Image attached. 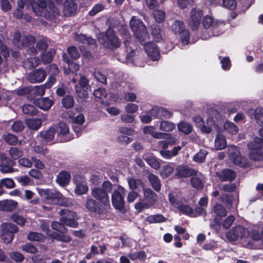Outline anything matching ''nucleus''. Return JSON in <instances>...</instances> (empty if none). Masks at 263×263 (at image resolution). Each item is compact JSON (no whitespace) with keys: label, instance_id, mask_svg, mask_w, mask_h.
Listing matches in <instances>:
<instances>
[{"label":"nucleus","instance_id":"obj_36","mask_svg":"<svg viewBox=\"0 0 263 263\" xmlns=\"http://www.w3.org/2000/svg\"><path fill=\"white\" fill-rule=\"evenodd\" d=\"M22 111L24 114L27 116H34L37 114L38 109L33 105L25 104L22 106Z\"/></svg>","mask_w":263,"mask_h":263},{"label":"nucleus","instance_id":"obj_12","mask_svg":"<svg viewBox=\"0 0 263 263\" xmlns=\"http://www.w3.org/2000/svg\"><path fill=\"white\" fill-rule=\"evenodd\" d=\"M250 232L247 228L238 225L231 230L227 234V238L231 241H236L239 239L248 238Z\"/></svg>","mask_w":263,"mask_h":263},{"label":"nucleus","instance_id":"obj_8","mask_svg":"<svg viewBox=\"0 0 263 263\" xmlns=\"http://www.w3.org/2000/svg\"><path fill=\"white\" fill-rule=\"evenodd\" d=\"M40 196L48 203L56 204H63V195L53 189H41L39 191Z\"/></svg>","mask_w":263,"mask_h":263},{"label":"nucleus","instance_id":"obj_33","mask_svg":"<svg viewBox=\"0 0 263 263\" xmlns=\"http://www.w3.org/2000/svg\"><path fill=\"white\" fill-rule=\"evenodd\" d=\"M148 180L155 191L159 192L161 188V184L158 177L153 173L148 176Z\"/></svg>","mask_w":263,"mask_h":263},{"label":"nucleus","instance_id":"obj_44","mask_svg":"<svg viewBox=\"0 0 263 263\" xmlns=\"http://www.w3.org/2000/svg\"><path fill=\"white\" fill-rule=\"evenodd\" d=\"M152 34L155 41L159 42L162 40L161 29L160 27L157 24L152 25Z\"/></svg>","mask_w":263,"mask_h":263},{"label":"nucleus","instance_id":"obj_30","mask_svg":"<svg viewBox=\"0 0 263 263\" xmlns=\"http://www.w3.org/2000/svg\"><path fill=\"white\" fill-rule=\"evenodd\" d=\"M144 196L147 202L151 205L155 204L157 199V194L151 189L144 188Z\"/></svg>","mask_w":263,"mask_h":263},{"label":"nucleus","instance_id":"obj_16","mask_svg":"<svg viewBox=\"0 0 263 263\" xmlns=\"http://www.w3.org/2000/svg\"><path fill=\"white\" fill-rule=\"evenodd\" d=\"M146 40L144 44H141L144 46V49L147 55L152 61H158L160 58V51L155 43Z\"/></svg>","mask_w":263,"mask_h":263},{"label":"nucleus","instance_id":"obj_31","mask_svg":"<svg viewBox=\"0 0 263 263\" xmlns=\"http://www.w3.org/2000/svg\"><path fill=\"white\" fill-rule=\"evenodd\" d=\"M36 102L39 107L44 110L49 109L54 103L53 100L47 97L39 99Z\"/></svg>","mask_w":263,"mask_h":263},{"label":"nucleus","instance_id":"obj_62","mask_svg":"<svg viewBox=\"0 0 263 263\" xmlns=\"http://www.w3.org/2000/svg\"><path fill=\"white\" fill-rule=\"evenodd\" d=\"M48 47L46 39H43L39 40L36 44V48L39 50L46 51Z\"/></svg>","mask_w":263,"mask_h":263},{"label":"nucleus","instance_id":"obj_48","mask_svg":"<svg viewBox=\"0 0 263 263\" xmlns=\"http://www.w3.org/2000/svg\"><path fill=\"white\" fill-rule=\"evenodd\" d=\"M62 104L63 106L66 108H72L74 104L73 97L70 95L64 96L62 100Z\"/></svg>","mask_w":263,"mask_h":263},{"label":"nucleus","instance_id":"obj_60","mask_svg":"<svg viewBox=\"0 0 263 263\" xmlns=\"http://www.w3.org/2000/svg\"><path fill=\"white\" fill-rule=\"evenodd\" d=\"M223 6L229 10H235L237 7V3L235 0H223Z\"/></svg>","mask_w":263,"mask_h":263},{"label":"nucleus","instance_id":"obj_32","mask_svg":"<svg viewBox=\"0 0 263 263\" xmlns=\"http://www.w3.org/2000/svg\"><path fill=\"white\" fill-rule=\"evenodd\" d=\"M215 146L216 149L221 150L224 149L227 146V141L224 136L220 133H218L215 140Z\"/></svg>","mask_w":263,"mask_h":263},{"label":"nucleus","instance_id":"obj_5","mask_svg":"<svg viewBox=\"0 0 263 263\" xmlns=\"http://www.w3.org/2000/svg\"><path fill=\"white\" fill-rule=\"evenodd\" d=\"M126 194L125 189L118 185L116 189L112 192L111 196V203L113 207L121 212L125 211V202L124 197Z\"/></svg>","mask_w":263,"mask_h":263},{"label":"nucleus","instance_id":"obj_61","mask_svg":"<svg viewBox=\"0 0 263 263\" xmlns=\"http://www.w3.org/2000/svg\"><path fill=\"white\" fill-rule=\"evenodd\" d=\"M159 119L164 118L168 119L173 115L172 112L162 107H159Z\"/></svg>","mask_w":263,"mask_h":263},{"label":"nucleus","instance_id":"obj_58","mask_svg":"<svg viewBox=\"0 0 263 263\" xmlns=\"http://www.w3.org/2000/svg\"><path fill=\"white\" fill-rule=\"evenodd\" d=\"M11 219L21 226H24L26 222V218L18 214L15 213L12 215L11 216Z\"/></svg>","mask_w":263,"mask_h":263},{"label":"nucleus","instance_id":"obj_15","mask_svg":"<svg viewBox=\"0 0 263 263\" xmlns=\"http://www.w3.org/2000/svg\"><path fill=\"white\" fill-rule=\"evenodd\" d=\"M88 79L84 76H81L79 84L75 86V91L79 99L84 100L88 96Z\"/></svg>","mask_w":263,"mask_h":263},{"label":"nucleus","instance_id":"obj_42","mask_svg":"<svg viewBox=\"0 0 263 263\" xmlns=\"http://www.w3.org/2000/svg\"><path fill=\"white\" fill-rule=\"evenodd\" d=\"M173 165V164L171 163L162 166L160 172V175L162 178H167L173 173L174 168Z\"/></svg>","mask_w":263,"mask_h":263},{"label":"nucleus","instance_id":"obj_39","mask_svg":"<svg viewBox=\"0 0 263 263\" xmlns=\"http://www.w3.org/2000/svg\"><path fill=\"white\" fill-rule=\"evenodd\" d=\"M218 127L215 121L213 118L209 117L206 119V125L204 124L202 128V132L206 134H210L212 132V127Z\"/></svg>","mask_w":263,"mask_h":263},{"label":"nucleus","instance_id":"obj_57","mask_svg":"<svg viewBox=\"0 0 263 263\" xmlns=\"http://www.w3.org/2000/svg\"><path fill=\"white\" fill-rule=\"evenodd\" d=\"M69 117L72 120L74 123L80 125H82L85 121L84 116L82 114H79L75 117L73 112H71L69 114Z\"/></svg>","mask_w":263,"mask_h":263},{"label":"nucleus","instance_id":"obj_2","mask_svg":"<svg viewBox=\"0 0 263 263\" xmlns=\"http://www.w3.org/2000/svg\"><path fill=\"white\" fill-rule=\"evenodd\" d=\"M112 191V184L108 180L104 181L101 186L91 190V195L93 198L108 208H111L109 194Z\"/></svg>","mask_w":263,"mask_h":263},{"label":"nucleus","instance_id":"obj_27","mask_svg":"<svg viewBox=\"0 0 263 263\" xmlns=\"http://www.w3.org/2000/svg\"><path fill=\"white\" fill-rule=\"evenodd\" d=\"M127 182L129 188L132 191H135V190H137V192H140L144 188L143 182L139 179L128 177L127 178Z\"/></svg>","mask_w":263,"mask_h":263},{"label":"nucleus","instance_id":"obj_64","mask_svg":"<svg viewBox=\"0 0 263 263\" xmlns=\"http://www.w3.org/2000/svg\"><path fill=\"white\" fill-rule=\"evenodd\" d=\"M24 128V125L20 121H16L13 122L11 125L12 130L15 132L18 133L22 132Z\"/></svg>","mask_w":263,"mask_h":263},{"label":"nucleus","instance_id":"obj_18","mask_svg":"<svg viewBox=\"0 0 263 263\" xmlns=\"http://www.w3.org/2000/svg\"><path fill=\"white\" fill-rule=\"evenodd\" d=\"M15 161L4 154L0 156L1 171L3 173H9L13 172V166L15 165Z\"/></svg>","mask_w":263,"mask_h":263},{"label":"nucleus","instance_id":"obj_11","mask_svg":"<svg viewBox=\"0 0 263 263\" xmlns=\"http://www.w3.org/2000/svg\"><path fill=\"white\" fill-rule=\"evenodd\" d=\"M2 239L4 243L8 244L13 239L14 234L18 231V228L16 225L10 223H2Z\"/></svg>","mask_w":263,"mask_h":263},{"label":"nucleus","instance_id":"obj_10","mask_svg":"<svg viewBox=\"0 0 263 263\" xmlns=\"http://www.w3.org/2000/svg\"><path fill=\"white\" fill-rule=\"evenodd\" d=\"M60 214L61 216L60 221L66 226L71 228L78 227L79 223L76 220L77 215L76 212L68 209H62Z\"/></svg>","mask_w":263,"mask_h":263},{"label":"nucleus","instance_id":"obj_37","mask_svg":"<svg viewBox=\"0 0 263 263\" xmlns=\"http://www.w3.org/2000/svg\"><path fill=\"white\" fill-rule=\"evenodd\" d=\"M178 129L180 132L185 135H189L193 130L192 125L185 121H181L178 124Z\"/></svg>","mask_w":263,"mask_h":263},{"label":"nucleus","instance_id":"obj_53","mask_svg":"<svg viewBox=\"0 0 263 263\" xmlns=\"http://www.w3.org/2000/svg\"><path fill=\"white\" fill-rule=\"evenodd\" d=\"M224 128L232 135L236 134L238 130V127L231 122H226L223 125Z\"/></svg>","mask_w":263,"mask_h":263},{"label":"nucleus","instance_id":"obj_47","mask_svg":"<svg viewBox=\"0 0 263 263\" xmlns=\"http://www.w3.org/2000/svg\"><path fill=\"white\" fill-rule=\"evenodd\" d=\"M65 224L62 222H61L57 221H53L51 223L52 228L58 231V232L62 234L66 233L68 231V229L65 227Z\"/></svg>","mask_w":263,"mask_h":263},{"label":"nucleus","instance_id":"obj_55","mask_svg":"<svg viewBox=\"0 0 263 263\" xmlns=\"http://www.w3.org/2000/svg\"><path fill=\"white\" fill-rule=\"evenodd\" d=\"M88 190V186L82 183H78L76 184L74 192L77 195H81L86 194Z\"/></svg>","mask_w":263,"mask_h":263},{"label":"nucleus","instance_id":"obj_19","mask_svg":"<svg viewBox=\"0 0 263 263\" xmlns=\"http://www.w3.org/2000/svg\"><path fill=\"white\" fill-rule=\"evenodd\" d=\"M197 171L186 165H180L176 168L175 176L178 178H187L196 176Z\"/></svg>","mask_w":263,"mask_h":263},{"label":"nucleus","instance_id":"obj_54","mask_svg":"<svg viewBox=\"0 0 263 263\" xmlns=\"http://www.w3.org/2000/svg\"><path fill=\"white\" fill-rule=\"evenodd\" d=\"M4 140L9 145H15L18 141L17 137L10 133L4 135Z\"/></svg>","mask_w":263,"mask_h":263},{"label":"nucleus","instance_id":"obj_43","mask_svg":"<svg viewBox=\"0 0 263 263\" xmlns=\"http://www.w3.org/2000/svg\"><path fill=\"white\" fill-rule=\"evenodd\" d=\"M175 125L174 123L166 120H162L160 122V129L166 132H170L174 129Z\"/></svg>","mask_w":263,"mask_h":263},{"label":"nucleus","instance_id":"obj_52","mask_svg":"<svg viewBox=\"0 0 263 263\" xmlns=\"http://www.w3.org/2000/svg\"><path fill=\"white\" fill-rule=\"evenodd\" d=\"M191 184L193 187L200 190L203 187V183L202 180L199 177H192L191 179Z\"/></svg>","mask_w":263,"mask_h":263},{"label":"nucleus","instance_id":"obj_25","mask_svg":"<svg viewBox=\"0 0 263 263\" xmlns=\"http://www.w3.org/2000/svg\"><path fill=\"white\" fill-rule=\"evenodd\" d=\"M71 178V175L68 172L63 170L59 173L56 181L60 186H65L69 183Z\"/></svg>","mask_w":263,"mask_h":263},{"label":"nucleus","instance_id":"obj_46","mask_svg":"<svg viewBox=\"0 0 263 263\" xmlns=\"http://www.w3.org/2000/svg\"><path fill=\"white\" fill-rule=\"evenodd\" d=\"M213 212L219 217H225L227 214V211L225 208L219 203H216L214 206Z\"/></svg>","mask_w":263,"mask_h":263},{"label":"nucleus","instance_id":"obj_63","mask_svg":"<svg viewBox=\"0 0 263 263\" xmlns=\"http://www.w3.org/2000/svg\"><path fill=\"white\" fill-rule=\"evenodd\" d=\"M0 185L5 186L8 189H12L15 186V183L11 178H5L1 180Z\"/></svg>","mask_w":263,"mask_h":263},{"label":"nucleus","instance_id":"obj_24","mask_svg":"<svg viewBox=\"0 0 263 263\" xmlns=\"http://www.w3.org/2000/svg\"><path fill=\"white\" fill-rule=\"evenodd\" d=\"M69 130L68 126L66 123H62L60 124V130L57 134L58 139L61 142L68 141L70 138L68 137Z\"/></svg>","mask_w":263,"mask_h":263},{"label":"nucleus","instance_id":"obj_22","mask_svg":"<svg viewBox=\"0 0 263 263\" xmlns=\"http://www.w3.org/2000/svg\"><path fill=\"white\" fill-rule=\"evenodd\" d=\"M63 5L64 16H71L76 13L77 4L75 0H65Z\"/></svg>","mask_w":263,"mask_h":263},{"label":"nucleus","instance_id":"obj_26","mask_svg":"<svg viewBox=\"0 0 263 263\" xmlns=\"http://www.w3.org/2000/svg\"><path fill=\"white\" fill-rule=\"evenodd\" d=\"M17 202L13 200H4L0 201V210L11 212L16 208Z\"/></svg>","mask_w":263,"mask_h":263},{"label":"nucleus","instance_id":"obj_23","mask_svg":"<svg viewBox=\"0 0 263 263\" xmlns=\"http://www.w3.org/2000/svg\"><path fill=\"white\" fill-rule=\"evenodd\" d=\"M202 25L205 29L211 28L214 30L219 28L220 25H223V24L218 21H214L212 16L206 15L203 17Z\"/></svg>","mask_w":263,"mask_h":263},{"label":"nucleus","instance_id":"obj_17","mask_svg":"<svg viewBox=\"0 0 263 263\" xmlns=\"http://www.w3.org/2000/svg\"><path fill=\"white\" fill-rule=\"evenodd\" d=\"M36 42L35 37L31 35L24 36L22 39V43L20 45V49L28 48L27 52L31 55H35L37 54L36 48L34 47Z\"/></svg>","mask_w":263,"mask_h":263},{"label":"nucleus","instance_id":"obj_7","mask_svg":"<svg viewBox=\"0 0 263 263\" xmlns=\"http://www.w3.org/2000/svg\"><path fill=\"white\" fill-rule=\"evenodd\" d=\"M230 158L234 164L240 167L247 168L250 164L246 157L241 155L239 148L235 145H231L228 151Z\"/></svg>","mask_w":263,"mask_h":263},{"label":"nucleus","instance_id":"obj_21","mask_svg":"<svg viewBox=\"0 0 263 263\" xmlns=\"http://www.w3.org/2000/svg\"><path fill=\"white\" fill-rule=\"evenodd\" d=\"M215 174L218 179L222 182H232L237 176L236 172L229 168L223 169L221 172H216Z\"/></svg>","mask_w":263,"mask_h":263},{"label":"nucleus","instance_id":"obj_50","mask_svg":"<svg viewBox=\"0 0 263 263\" xmlns=\"http://www.w3.org/2000/svg\"><path fill=\"white\" fill-rule=\"evenodd\" d=\"M254 117L257 123L263 127V108H257L254 111Z\"/></svg>","mask_w":263,"mask_h":263},{"label":"nucleus","instance_id":"obj_56","mask_svg":"<svg viewBox=\"0 0 263 263\" xmlns=\"http://www.w3.org/2000/svg\"><path fill=\"white\" fill-rule=\"evenodd\" d=\"M178 210L183 214L192 216L194 214L193 209L189 205L181 204L178 206Z\"/></svg>","mask_w":263,"mask_h":263},{"label":"nucleus","instance_id":"obj_13","mask_svg":"<svg viewBox=\"0 0 263 263\" xmlns=\"http://www.w3.org/2000/svg\"><path fill=\"white\" fill-rule=\"evenodd\" d=\"M249 149V157L254 161L263 160V146L256 141H252L248 144Z\"/></svg>","mask_w":263,"mask_h":263},{"label":"nucleus","instance_id":"obj_34","mask_svg":"<svg viewBox=\"0 0 263 263\" xmlns=\"http://www.w3.org/2000/svg\"><path fill=\"white\" fill-rule=\"evenodd\" d=\"M55 53L54 49L51 48L48 51L43 52L41 54V60L45 64L50 63L53 60V56Z\"/></svg>","mask_w":263,"mask_h":263},{"label":"nucleus","instance_id":"obj_41","mask_svg":"<svg viewBox=\"0 0 263 263\" xmlns=\"http://www.w3.org/2000/svg\"><path fill=\"white\" fill-rule=\"evenodd\" d=\"M9 153L11 159L14 161L20 158L24 154L23 150L17 147H11L9 151Z\"/></svg>","mask_w":263,"mask_h":263},{"label":"nucleus","instance_id":"obj_6","mask_svg":"<svg viewBox=\"0 0 263 263\" xmlns=\"http://www.w3.org/2000/svg\"><path fill=\"white\" fill-rule=\"evenodd\" d=\"M103 38V45L108 49L113 50L119 48L121 46L120 39L117 35L115 30L110 27H109L105 31Z\"/></svg>","mask_w":263,"mask_h":263},{"label":"nucleus","instance_id":"obj_29","mask_svg":"<svg viewBox=\"0 0 263 263\" xmlns=\"http://www.w3.org/2000/svg\"><path fill=\"white\" fill-rule=\"evenodd\" d=\"M75 39L77 41L87 45H94L97 44L96 40L92 39L91 36H88L85 34L78 33L75 35Z\"/></svg>","mask_w":263,"mask_h":263},{"label":"nucleus","instance_id":"obj_9","mask_svg":"<svg viewBox=\"0 0 263 263\" xmlns=\"http://www.w3.org/2000/svg\"><path fill=\"white\" fill-rule=\"evenodd\" d=\"M172 30L175 34L179 36L181 42L184 45L189 43L190 33L189 30L185 29L183 22L179 20L175 21L172 25Z\"/></svg>","mask_w":263,"mask_h":263},{"label":"nucleus","instance_id":"obj_14","mask_svg":"<svg viewBox=\"0 0 263 263\" xmlns=\"http://www.w3.org/2000/svg\"><path fill=\"white\" fill-rule=\"evenodd\" d=\"M203 15L202 10L197 8H193L191 9L188 25L192 30L195 31L198 29Z\"/></svg>","mask_w":263,"mask_h":263},{"label":"nucleus","instance_id":"obj_59","mask_svg":"<svg viewBox=\"0 0 263 263\" xmlns=\"http://www.w3.org/2000/svg\"><path fill=\"white\" fill-rule=\"evenodd\" d=\"M21 248L23 251L29 253L35 254L38 252V249L30 243L23 245Z\"/></svg>","mask_w":263,"mask_h":263},{"label":"nucleus","instance_id":"obj_4","mask_svg":"<svg viewBox=\"0 0 263 263\" xmlns=\"http://www.w3.org/2000/svg\"><path fill=\"white\" fill-rule=\"evenodd\" d=\"M85 207L89 212H92L97 215L101 219L107 217L109 213V209L95 198L87 197L86 200Z\"/></svg>","mask_w":263,"mask_h":263},{"label":"nucleus","instance_id":"obj_35","mask_svg":"<svg viewBox=\"0 0 263 263\" xmlns=\"http://www.w3.org/2000/svg\"><path fill=\"white\" fill-rule=\"evenodd\" d=\"M167 218L161 214L149 215L146 219L149 223H162L165 222Z\"/></svg>","mask_w":263,"mask_h":263},{"label":"nucleus","instance_id":"obj_20","mask_svg":"<svg viewBox=\"0 0 263 263\" xmlns=\"http://www.w3.org/2000/svg\"><path fill=\"white\" fill-rule=\"evenodd\" d=\"M46 77V71L42 68H39L29 73L27 77V80L29 82L33 84L43 82Z\"/></svg>","mask_w":263,"mask_h":263},{"label":"nucleus","instance_id":"obj_40","mask_svg":"<svg viewBox=\"0 0 263 263\" xmlns=\"http://www.w3.org/2000/svg\"><path fill=\"white\" fill-rule=\"evenodd\" d=\"M55 134L53 128H49L48 130L42 131L40 133L41 137L48 142L53 140Z\"/></svg>","mask_w":263,"mask_h":263},{"label":"nucleus","instance_id":"obj_28","mask_svg":"<svg viewBox=\"0 0 263 263\" xmlns=\"http://www.w3.org/2000/svg\"><path fill=\"white\" fill-rule=\"evenodd\" d=\"M63 60L68 64V67L69 71L72 73L76 74L80 68V65L75 63L72 60H70L66 53L63 54Z\"/></svg>","mask_w":263,"mask_h":263},{"label":"nucleus","instance_id":"obj_1","mask_svg":"<svg viewBox=\"0 0 263 263\" xmlns=\"http://www.w3.org/2000/svg\"><path fill=\"white\" fill-rule=\"evenodd\" d=\"M30 3L32 11L36 16L52 20L60 15V11L52 2L46 3V0H25Z\"/></svg>","mask_w":263,"mask_h":263},{"label":"nucleus","instance_id":"obj_3","mask_svg":"<svg viewBox=\"0 0 263 263\" xmlns=\"http://www.w3.org/2000/svg\"><path fill=\"white\" fill-rule=\"evenodd\" d=\"M130 26L136 38L140 44H144L146 40H149V35L146 27L142 20L133 16L130 21Z\"/></svg>","mask_w":263,"mask_h":263},{"label":"nucleus","instance_id":"obj_45","mask_svg":"<svg viewBox=\"0 0 263 263\" xmlns=\"http://www.w3.org/2000/svg\"><path fill=\"white\" fill-rule=\"evenodd\" d=\"M208 152L205 149H200L194 157L193 160L198 163H202L205 161Z\"/></svg>","mask_w":263,"mask_h":263},{"label":"nucleus","instance_id":"obj_38","mask_svg":"<svg viewBox=\"0 0 263 263\" xmlns=\"http://www.w3.org/2000/svg\"><path fill=\"white\" fill-rule=\"evenodd\" d=\"M42 120L40 119H27L26 124L30 129L37 130L42 125Z\"/></svg>","mask_w":263,"mask_h":263},{"label":"nucleus","instance_id":"obj_49","mask_svg":"<svg viewBox=\"0 0 263 263\" xmlns=\"http://www.w3.org/2000/svg\"><path fill=\"white\" fill-rule=\"evenodd\" d=\"M50 235L54 239L59 241L65 242H68L71 241V239L69 236L64 235L61 233L52 232Z\"/></svg>","mask_w":263,"mask_h":263},{"label":"nucleus","instance_id":"obj_51","mask_svg":"<svg viewBox=\"0 0 263 263\" xmlns=\"http://www.w3.org/2000/svg\"><path fill=\"white\" fill-rule=\"evenodd\" d=\"M67 52L70 57V60L72 61L78 59L80 57V54L76 46H72L67 48Z\"/></svg>","mask_w":263,"mask_h":263}]
</instances>
